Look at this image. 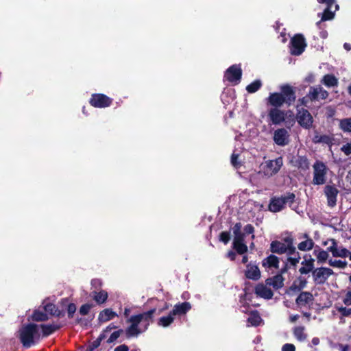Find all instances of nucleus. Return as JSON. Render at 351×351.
<instances>
[{"instance_id": "3c124183", "label": "nucleus", "mask_w": 351, "mask_h": 351, "mask_svg": "<svg viewBox=\"0 0 351 351\" xmlns=\"http://www.w3.org/2000/svg\"><path fill=\"white\" fill-rule=\"evenodd\" d=\"M76 311V306L74 304H69L67 307V311L69 317H72Z\"/></svg>"}, {"instance_id": "c756f323", "label": "nucleus", "mask_w": 351, "mask_h": 351, "mask_svg": "<svg viewBox=\"0 0 351 351\" xmlns=\"http://www.w3.org/2000/svg\"><path fill=\"white\" fill-rule=\"evenodd\" d=\"M32 319L34 321L42 322L45 321L48 319V315L44 311V309L36 310L32 315Z\"/></svg>"}, {"instance_id": "412c9836", "label": "nucleus", "mask_w": 351, "mask_h": 351, "mask_svg": "<svg viewBox=\"0 0 351 351\" xmlns=\"http://www.w3.org/2000/svg\"><path fill=\"white\" fill-rule=\"evenodd\" d=\"M324 191L328 199V205L334 206L336 204L338 190L332 186L328 185L325 187Z\"/></svg>"}, {"instance_id": "49530a36", "label": "nucleus", "mask_w": 351, "mask_h": 351, "mask_svg": "<svg viewBox=\"0 0 351 351\" xmlns=\"http://www.w3.org/2000/svg\"><path fill=\"white\" fill-rule=\"evenodd\" d=\"M117 327L114 324H110L108 327L106 328V329L104 330L103 333L100 335L99 339H103L106 338V335L108 332L111 331L112 329H115Z\"/></svg>"}, {"instance_id": "5701e85b", "label": "nucleus", "mask_w": 351, "mask_h": 351, "mask_svg": "<svg viewBox=\"0 0 351 351\" xmlns=\"http://www.w3.org/2000/svg\"><path fill=\"white\" fill-rule=\"evenodd\" d=\"M255 293L257 295L265 299H271L273 296V292L267 287V285H258L255 288Z\"/></svg>"}, {"instance_id": "79ce46f5", "label": "nucleus", "mask_w": 351, "mask_h": 351, "mask_svg": "<svg viewBox=\"0 0 351 351\" xmlns=\"http://www.w3.org/2000/svg\"><path fill=\"white\" fill-rule=\"evenodd\" d=\"M341 150L345 154L346 156H349L351 154V141L346 143L341 147Z\"/></svg>"}, {"instance_id": "13d9d810", "label": "nucleus", "mask_w": 351, "mask_h": 351, "mask_svg": "<svg viewBox=\"0 0 351 351\" xmlns=\"http://www.w3.org/2000/svg\"><path fill=\"white\" fill-rule=\"evenodd\" d=\"M299 317L298 315H292L289 317V320L291 322H295Z\"/></svg>"}, {"instance_id": "7ed1b4c3", "label": "nucleus", "mask_w": 351, "mask_h": 351, "mask_svg": "<svg viewBox=\"0 0 351 351\" xmlns=\"http://www.w3.org/2000/svg\"><path fill=\"white\" fill-rule=\"evenodd\" d=\"M19 335L23 346L31 347L40 338L39 325L29 324L23 326L19 331Z\"/></svg>"}, {"instance_id": "0eeeda50", "label": "nucleus", "mask_w": 351, "mask_h": 351, "mask_svg": "<svg viewBox=\"0 0 351 351\" xmlns=\"http://www.w3.org/2000/svg\"><path fill=\"white\" fill-rule=\"evenodd\" d=\"M294 198L295 195L293 193H289L284 197L274 198L269 205V209L273 213L279 212L284 208L285 204L292 203Z\"/></svg>"}, {"instance_id": "b1692460", "label": "nucleus", "mask_w": 351, "mask_h": 351, "mask_svg": "<svg viewBox=\"0 0 351 351\" xmlns=\"http://www.w3.org/2000/svg\"><path fill=\"white\" fill-rule=\"evenodd\" d=\"M116 316L117 314L114 311L110 308H106L99 313L98 319L100 322L104 323L112 319Z\"/></svg>"}, {"instance_id": "58836bf2", "label": "nucleus", "mask_w": 351, "mask_h": 351, "mask_svg": "<svg viewBox=\"0 0 351 351\" xmlns=\"http://www.w3.org/2000/svg\"><path fill=\"white\" fill-rule=\"evenodd\" d=\"M261 85H262V83H261V80H255L254 82H253L252 83H251L250 84H249L246 87V90L248 93H253L256 92L261 88Z\"/></svg>"}, {"instance_id": "4be33fe9", "label": "nucleus", "mask_w": 351, "mask_h": 351, "mask_svg": "<svg viewBox=\"0 0 351 351\" xmlns=\"http://www.w3.org/2000/svg\"><path fill=\"white\" fill-rule=\"evenodd\" d=\"M263 267L266 269L272 270L278 269L279 267V260L277 256L270 255L267 258L263 259L262 262Z\"/></svg>"}, {"instance_id": "6e6d98bb", "label": "nucleus", "mask_w": 351, "mask_h": 351, "mask_svg": "<svg viewBox=\"0 0 351 351\" xmlns=\"http://www.w3.org/2000/svg\"><path fill=\"white\" fill-rule=\"evenodd\" d=\"M299 261H300V258L299 257L298 258H289V261L293 265H295L297 263H298Z\"/></svg>"}, {"instance_id": "aec40b11", "label": "nucleus", "mask_w": 351, "mask_h": 351, "mask_svg": "<svg viewBox=\"0 0 351 351\" xmlns=\"http://www.w3.org/2000/svg\"><path fill=\"white\" fill-rule=\"evenodd\" d=\"M191 308V305L188 302L178 303L174 305L171 311L173 316L185 315Z\"/></svg>"}, {"instance_id": "2f4dec72", "label": "nucleus", "mask_w": 351, "mask_h": 351, "mask_svg": "<svg viewBox=\"0 0 351 351\" xmlns=\"http://www.w3.org/2000/svg\"><path fill=\"white\" fill-rule=\"evenodd\" d=\"M271 250L274 253L282 254L286 251V246L280 242L274 241L271 243Z\"/></svg>"}, {"instance_id": "f257e3e1", "label": "nucleus", "mask_w": 351, "mask_h": 351, "mask_svg": "<svg viewBox=\"0 0 351 351\" xmlns=\"http://www.w3.org/2000/svg\"><path fill=\"white\" fill-rule=\"evenodd\" d=\"M156 309L131 316L128 322L130 326L126 328L125 333L128 337H137L147 330L152 321L153 315Z\"/></svg>"}, {"instance_id": "a878e982", "label": "nucleus", "mask_w": 351, "mask_h": 351, "mask_svg": "<svg viewBox=\"0 0 351 351\" xmlns=\"http://www.w3.org/2000/svg\"><path fill=\"white\" fill-rule=\"evenodd\" d=\"M328 252L329 251H328V250L325 251V250L321 249L320 247H317V248L315 249L313 253H314V255L316 256L317 263H319V264L324 263L328 259V257H329Z\"/></svg>"}, {"instance_id": "a18cd8bd", "label": "nucleus", "mask_w": 351, "mask_h": 351, "mask_svg": "<svg viewBox=\"0 0 351 351\" xmlns=\"http://www.w3.org/2000/svg\"><path fill=\"white\" fill-rule=\"evenodd\" d=\"M343 302L347 306H351V289L348 290L346 293L343 299Z\"/></svg>"}, {"instance_id": "c85d7f7f", "label": "nucleus", "mask_w": 351, "mask_h": 351, "mask_svg": "<svg viewBox=\"0 0 351 351\" xmlns=\"http://www.w3.org/2000/svg\"><path fill=\"white\" fill-rule=\"evenodd\" d=\"M174 319L175 317L172 315L171 312H170L169 315L162 316L158 319V325L163 328H167L173 322Z\"/></svg>"}, {"instance_id": "6e6552de", "label": "nucleus", "mask_w": 351, "mask_h": 351, "mask_svg": "<svg viewBox=\"0 0 351 351\" xmlns=\"http://www.w3.org/2000/svg\"><path fill=\"white\" fill-rule=\"evenodd\" d=\"M306 47V43L302 34H296L291 40L290 52L292 55L300 56Z\"/></svg>"}, {"instance_id": "1a4fd4ad", "label": "nucleus", "mask_w": 351, "mask_h": 351, "mask_svg": "<svg viewBox=\"0 0 351 351\" xmlns=\"http://www.w3.org/2000/svg\"><path fill=\"white\" fill-rule=\"evenodd\" d=\"M334 274L333 271L328 268L321 267L313 270L312 276L316 284L322 285Z\"/></svg>"}, {"instance_id": "7c9ffc66", "label": "nucleus", "mask_w": 351, "mask_h": 351, "mask_svg": "<svg viewBox=\"0 0 351 351\" xmlns=\"http://www.w3.org/2000/svg\"><path fill=\"white\" fill-rule=\"evenodd\" d=\"M261 322L262 319L257 312H252L247 318L248 324L253 326H258Z\"/></svg>"}, {"instance_id": "cd10ccee", "label": "nucleus", "mask_w": 351, "mask_h": 351, "mask_svg": "<svg viewBox=\"0 0 351 351\" xmlns=\"http://www.w3.org/2000/svg\"><path fill=\"white\" fill-rule=\"evenodd\" d=\"M304 241H301L298 245V247L301 251H308L311 250L314 245V242L310 238H308L306 234L304 236Z\"/></svg>"}, {"instance_id": "9b49d317", "label": "nucleus", "mask_w": 351, "mask_h": 351, "mask_svg": "<svg viewBox=\"0 0 351 351\" xmlns=\"http://www.w3.org/2000/svg\"><path fill=\"white\" fill-rule=\"evenodd\" d=\"M283 161L281 157L275 160H270L265 162L263 165V169L266 176H271L276 174L281 167L282 166Z\"/></svg>"}, {"instance_id": "bb28decb", "label": "nucleus", "mask_w": 351, "mask_h": 351, "mask_svg": "<svg viewBox=\"0 0 351 351\" xmlns=\"http://www.w3.org/2000/svg\"><path fill=\"white\" fill-rule=\"evenodd\" d=\"M266 285L272 286L274 289H278L283 286V278L281 275H276L273 278L267 279Z\"/></svg>"}, {"instance_id": "473e14b6", "label": "nucleus", "mask_w": 351, "mask_h": 351, "mask_svg": "<svg viewBox=\"0 0 351 351\" xmlns=\"http://www.w3.org/2000/svg\"><path fill=\"white\" fill-rule=\"evenodd\" d=\"M294 337L300 341H303L306 338L304 333V328L302 326H297L293 329Z\"/></svg>"}, {"instance_id": "f3484780", "label": "nucleus", "mask_w": 351, "mask_h": 351, "mask_svg": "<svg viewBox=\"0 0 351 351\" xmlns=\"http://www.w3.org/2000/svg\"><path fill=\"white\" fill-rule=\"evenodd\" d=\"M245 276L249 279L258 280L260 279L261 274V271L256 265L249 263L246 266Z\"/></svg>"}, {"instance_id": "69168bd1", "label": "nucleus", "mask_w": 351, "mask_h": 351, "mask_svg": "<svg viewBox=\"0 0 351 351\" xmlns=\"http://www.w3.org/2000/svg\"><path fill=\"white\" fill-rule=\"evenodd\" d=\"M247 261H248L247 257L246 256H244L243 257L242 262H243V263H247Z\"/></svg>"}, {"instance_id": "864d4df0", "label": "nucleus", "mask_w": 351, "mask_h": 351, "mask_svg": "<svg viewBox=\"0 0 351 351\" xmlns=\"http://www.w3.org/2000/svg\"><path fill=\"white\" fill-rule=\"evenodd\" d=\"M114 351H128V347L125 345H121L117 347Z\"/></svg>"}, {"instance_id": "4c0bfd02", "label": "nucleus", "mask_w": 351, "mask_h": 351, "mask_svg": "<svg viewBox=\"0 0 351 351\" xmlns=\"http://www.w3.org/2000/svg\"><path fill=\"white\" fill-rule=\"evenodd\" d=\"M43 308L45 313L48 315H58L59 311L57 310L56 306L53 304L48 303L45 305Z\"/></svg>"}, {"instance_id": "4468645a", "label": "nucleus", "mask_w": 351, "mask_h": 351, "mask_svg": "<svg viewBox=\"0 0 351 351\" xmlns=\"http://www.w3.org/2000/svg\"><path fill=\"white\" fill-rule=\"evenodd\" d=\"M273 139L278 145L284 146L287 145L289 139L288 130L284 128L276 130L274 133Z\"/></svg>"}, {"instance_id": "8fccbe9b", "label": "nucleus", "mask_w": 351, "mask_h": 351, "mask_svg": "<svg viewBox=\"0 0 351 351\" xmlns=\"http://www.w3.org/2000/svg\"><path fill=\"white\" fill-rule=\"evenodd\" d=\"M282 351H295V347L293 344L286 343L282 346Z\"/></svg>"}, {"instance_id": "e2e57ef3", "label": "nucleus", "mask_w": 351, "mask_h": 351, "mask_svg": "<svg viewBox=\"0 0 351 351\" xmlns=\"http://www.w3.org/2000/svg\"><path fill=\"white\" fill-rule=\"evenodd\" d=\"M312 343H313V344H314V345H318V344H319V339H318V338H313V339H312Z\"/></svg>"}, {"instance_id": "5fc2aeb1", "label": "nucleus", "mask_w": 351, "mask_h": 351, "mask_svg": "<svg viewBox=\"0 0 351 351\" xmlns=\"http://www.w3.org/2000/svg\"><path fill=\"white\" fill-rule=\"evenodd\" d=\"M253 227L250 225H247L245 227V232L246 234H252L253 232Z\"/></svg>"}, {"instance_id": "e433bc0d", "label": "nucleus", "mask_w": 351, "mask_h": 351, "mask_svg": "<svg viewBox=\"0 0 351 351\" xmlns=\"http://www.w3.org/2000/svg\"><path fill=\"white\" fill-rule=\"evenodd\" d=\"M39 328L40 335H43V336H48L56 330V328L52 325H40Z\"/></svg>"}, {"instance_id": "393cba45", "label": "nucleus", "mask_w": 351, "mask_h": 351, "mask_svg": "<svg viewBox=\"0 0 351 351\" xmlns=\"http://www.w3.org/2000/svg\"><path fill=\"white\" fill-rule=\"evenodd\" d=\"M313 300V296L308 292H302L296 299V302L299 306H305Z\"/></svg>"}, {"instance_id": "ea45409f", "label": "nucleus", "mask_w": 351, "mask_h": 351, "mask_svg": "<svg viewBox=\"0 0 351 351\" xmlns=\"http://www.w3.org/2000/svg\"><path fill=\"white\" fill-rule=\"evenodd\" d=\"M347 262L346 261H342L341 260H336V259H329L328 260V265L333 267L343 269L347 266Z\"/></svg>"}, {"instance_id": "4d7b16f0", "label": "nucleus", "mask_w": 351, "mask_h": 351, "mask_svg": "<svg viewBox=\"0 0 351 351\" xmlns=\"http://www.w3.org/2000/svg\"><path fill=\"white\" fill-rule=\"evenodd\" d=\"M99 346V343H95L91 346H89L86 351H93L95 348H96Z\"/></svg>"}, {"instance_id": "a19ab883", "label": "nucleus", "mask_w": 351, "mask_h": 351, "mask_svg": "<svg viewBox=\"0 0 351 351\" xmlns=\"http://www.w3.org/2000/svg\"><path fill=\"white\" fill-rule=\"evenodd\" d=\"M122 333H123V330H119L113 332L110 335V336L108 338V339L107 340V342L109 343L114 342V341H116L120 337V335Z\"/></svg>"}, {"instance_id": "c03bdc74", "label": "nucleus", "mask_w": 351, "mask_h": 351, "mask_svg": "<svg viewBox=\"0 0 351 351\" xmlns=\"http://www.w3.org/2000/svg\"><path fill=\"white\" fill-rule=\"evenodd\" d=\"M239 155L236 154H232L231 156V163L232 166L235 168H238L241 166L240 161L238 160Z\"/></svg>"}, {"instance_id": "6ab92c4d", "label": "nucleus", "mask_w": 351, "mask_h": 351, "mask_svg": "<svg viewBox=\"0 0 351 351\" xmlns=\"http://www.w3.org/2000/svg\"><path fill=\"white\" fill-rule=\"evenodd\" d=\"M315 260L311 256H305L304 261L302 262V267L300 268L299 271L302 274H308L310 271L313 272L314 269Z\"/></svg>"}, {"instance_id": "20e7f679", "label": "nucleus", "mask_w": 351, "mask_h": 351, "mask_svg": "<svg viewBox=\"0 0 351 351\" xmlns=\"http://www.w3.org/2000/svg\"><path fill=\"white\" fill-rule=\"evenodd\" d=\"M268 116L272 123L275 125L285 122L287 125H292L295 121L294 114L291 111H284L277 108H271Z\"/></svg>"}, {"instance_id": "09e8293b", "label": "nucleus", "mask_w": 351, "mask_h": 351, "mask_svg": "<svg viewBox=\"0 0 351 351\" xmlns=\"http://www.w3.org/2000/svg\"><path fill=\"white\" fill-rule=\"evenodd\" d=\"M230 240L229 233L227 232H223L220 234V241L223 242L224 243H228Z\"/></svg>"}, {"instance_id": "f8f14e48", "label": "nucleus", "mask_w": 351, "mask_h": 351, "mask_svg": "<svg viewBox=\"0 0 351 351\" xmlns=\"http://www.w3.org/2000/svg\"><path fill=\"white\" fill-rule=\"evenodd\" d=\"M112 100L103 94H95L92 95L90 103L95 108H106L110 105Z\"/></svg>"}, {"instance_id": "338daca9", "label": "nucleus", "mask_w": 351, "mask_h": 351, "mask_svg": "<svg viewBox=\"0 0 351 351\" xmlns=\"http://www.w3.org/2000/svg\"><path fill=\"white\" fill-rule=\"evenodd\" d=\"M301 160L304 162L305 167H308L307 160L306 158H302Z\"/></svg>"}, {"instance_id": "0e129e2a", "label": "nucleus", "mask_w": 351, "mask_h": 351, "mask_svg": "<svg viewBox=\"0 0 351 351\" xmlns=\"http://www.w3.org/2000/svg\"><path fill=\"white\" fill-rule=\"evenodd\" d=\"M169 308V305L168 304H166L165 306L162 309H160L159 311H160V313H161L163 311L168 309Z\"/></svg>"}, {"instance_id": "de8ad7c7", "label": "nucleus", "mask_w": 351, "mask_h": 351, "mask_svg": "<svg viewBox=\"0 0 351 351\" xmlns=\"http://www.w3.org/2000/svg\"><path fill=\"white\" fill-rule=\"evenodd\" d=\"M91 307H92V305H90L89 304H85L82 305L80 308V314L84 315H86L89 312Z\"/></svg>"}, {"instance_id": "dca6fc26", "label": "nucleus", "mask_w": 351, "mask_h": 351, "mask_svg": "<svg viewBox=\"0 0 351 351\" xmlns=\"http://www.w3.org/2000/svg\"><path fill=\"white\" fill-rule=\"evenodd\" d=\"M328 94L321 86L311 87L310 88L308 97L311 100L324 99L328 97Z\"/></svg>"}, {"instance_id": "bf43d9fd", "label": "nucleus", "mask_w": 351, "mask_h": 351, "mask_svg": "<svg viewBox=\"0 0 351 351\" xmlns=\"http://www.w3.org/2000/svg\"><path fill=\"white\" fill-rule=\"evenodd\" d=\"M228 256L232 260L234 259L235 254L233 252H230L228 254Z\"/></svg>"}, {"instance_id": "c9c22d12", "label": "nucleus", "mask_w": 351, "mask_h": 351, "mask_svg": "<svg viewBox=\"0 0 351 351\" xmlns=\"http://www.w3.org/2000/svg\"><path fill=\"white\" fill-rule=\"evenodd\" d=\"M108 298V293L105 291H101L99 292H95L94 295V300L98 304H103L106 302Z\"/></svg>"}, {"instance_id": "37998d69", "label": "nucleus", "mask_w": 351, "mask_h": 351, "mask_svg": "<svg viewBox=\"0 0 351 351\" xmlns=\"http://www.w3.org/2000/svg\"><path fill=\"white\" fill-rule=\"evenodd\" d=\"M314 141L315 143L323 142V143H330L331 139L328 136H319V137L316 136L314 138Z\"/></svg>"}, {"instance_id": "39448f33", "label": "nucleus", "mask_w": 351, "mask_h": 351, "mask_svg": "<svg viewBox=\"0 0 351 351\" xmlns=\"http://www.w3.org/2000/svg\"><path fill=\"white\" fill-rule=\"evenodd\" d=\"M313 183L315 185L324 184L326 182L328 168L322 162H316L313 166Z\"/></svg>"}, {"instance_id": "72a5a7b5", "label": "nucleus", "mask_w": 351, "mask_h": 351, "mask_svg": "<svg viewBox=\"0 0 351 351\" xmlns=\"http://www.w3.org/2000/svg\"><path fill=\"white\" fill-rule=\"evenodd\" d=\"M322 82L326 86H335L337 85L338 80L337 79L332 75H326L322 80Z\"/></svg>"}, {"instance_id": "774afa93", "label": "nucleus", "mask_w": 351, "mask_h": 351, "mask_svg": "<svg viewBox=\"0 0 351 351\" xmlns=\"http://www.w3.org/2000/svg\"><path fill=\"white\" fill-rule=\"evenodd\" d=\"M304 316L306 317L307 318H309L310 317V314L308 313H304Z\"/></svg>"}, {"instance_id": "680f3d73", "label": "nucleus", "mask_w": 351, "mask_h": 351, "mask_svg": "<svg viewBox=\"0 0 351 351\" xmlns=\"http://www.w3.org/2000/svg\"><path fill=\"white\" fill-rule=\"evenodd\" d=\"M343 47H344V49L347 51H350L351 49V45L348 43H345Z\"/></svg>"}, {"instance_id": "ddd939ff", "label": "nucleus", "mask_w": 351, "mask_h": 351, "mask_svg": "<svg viewBox=\"0 0 351 351\" xmlns=\"http://www.w3.org/2000/svg\"><path fill=\"white\" fill-rule=\"evenodd\" d=\"M241 67L238 65H233L226 71L225 77L228 81L237 84L241 80Z\"/></svg>"}, {"instance_id": "2eb2a0df", "label": "nucleus", "mask_w": 351, "mask_h": 351, "mask_svg": "<svg viewBox=\"0 0 351 351\" xmlns=\"http://www.w3.org/2000/svg\"><path fill=\"white\" fill-rule=\"evenodd\" d=\"M298 121L302 127L309 128L313 123V117L308 110L302 109L298 112Z\"/></svg>"}, {"instance_id": "423d86ee", "label": "nucleus", "mask_w": 351, "mask_h": 351, "mask_svg": "<svg viewBox=\"0 0 351 351\" xmlns=\"http://www.w3.org/2000/svg\"><path fill=\"white\" fill-rule=\"evenodd\" d=\"M241 224L237 223L234 228L233 232L234 234L233 246L239 254H244L247 250V247L244 243L245 234L241 232Z\"/></svg>"}, {"instance_id": "9d476101", "label": "nucleus", "mask_w": 351, "mask_h": 351, "mask_svg": "<svg viewBox=\"0 0 351 351\" xmlns=\"http://www.w3.org/2000/svg\"><path fill=\"white\" fill-rule=\"evenodd\" d=\"M323 245H329L327 250L332 253L334 257L346 258L348 256V250L344 247H339L337 243L333 239L324 241Z\"/></svg>"}, {"instance_id": "a211bd4d", "label": "nucleus", "mask_w": 351, "mask_h": 351, "mask_svg": "<svg viewBox=\"0 0 351 351\" xmlns=\"http://www.w3.org/2000/svg\"><path fill=\"white\" fill-rule=\"evenodd\" d=\"M319 3H326L327 8L324 10L322 21L331 20L334 17V13L332 12V5L335 3V0H317Z\"/></svg>"}, {"instance_id": "603ef678", "label": "nucleus", "mask_w": 351, "mask_h": 351, "mask_svg": "<svg viewBox=\"0 0 351 351\" xmlns=\"http://www.w3.org/2000/svg\"><path fill=\"white\" fill-rule=\"evenodd\" d=\"M339 312H341L343 315H349L351 314V308L341 307L339 308Z\"/></svg>"}, {"instance_id": "052dcab7", "label": "nucleus", "mask_w": 351, "mask_h": 351, "mask_svg": "<svg viewBox=\"0 0 351 351\" xmlns=\"http://www.w3.org/2000/svg\"><path fill=\"white\" fill-rule=\"evenodd\" d=\"M349 348L348 346H341L340 350L341 351H348Z\"/></svg>"}, {"instance_id": "f03ea898", "label": "nucleus", "mask_w": 351, "mask_h": 351, "mask_svg": "<svg viewBox=\"0 0 351 351\" xmlns=\"http://www.w3.org/2000/svg\"><path fill=\"white\" fill-rule=\"evenodd\" d=\"M294 93L291 86L285 85L281 87V93H270L267 102L275 108L282 106L285 103L290 104L295 100Z\"/></svg>"}, {"instance_id": "f704fd0d", "label": "nucleus", "mask_w": 351, "mask_h": 351, "mask_svg": "<svg viewBox=\"0 0 351 351\" xmlns=\"http://www.w3.org/2000/svg\"><path fill=\"white\" fill-rule=\"evenodd\" d=\"M339 127L345 132H351V118L341 119Z\"/></svg>"}]
</instances>
